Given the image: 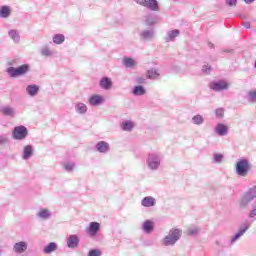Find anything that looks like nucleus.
<instances>
[{"instance_id": "1", "label": "nucleus", "mask_w": 256, "mask_h": 256, "mask_svg": "<svg viewBox=\"0 0 256 256\" xmlns=\"http://www.w3.org/2000/svg\"><path fill=\"white\" fill-rule=\"evenodd\" d=\"M182 235L183 231L181 229L172 228L168 235L164 237L163 245H165V247H171L175 245V243L181 239Z\"/></svg>"}, {"instance_id": "2", "label": "nucleus", "mask_w": 256, "mask_h": 256, "mask_svg": "<svg viewBox=\"0 0 256 256\" xmlns=\"http://www.w3.org/2000/svg\"><path fill=\"white\" fill-rule=\"evenodd\" d=\"M249 171H251V162H249V159L242 158L237 161L236 175H238V177H247Z\"/></svg>"}, {"instance_id": "3", "label": "nucleus", "mask_w": 256, "mask_h": 256, "mask_svg": "<svg viewBox=\"0 0 256 256\" xmlns=\"http://www.w3.org/2000/svg\"><path fill=\"white\" fill-rule=\"evenodd\" d=\"M146 165L150 171H158L159 167H161V154L149 153L146 158Z\"/></svg>"}, {"instance_id": "4", "label": "nucleus", "mask_w": 256, "mask_h": 256, "mask_svg": "<svg viewBox=\"0 0 256 256\" xmlns=\"http://www.w3.org/2000/svg\"><path fill=\"white\" fill-rule=\"evenodd\" d=\"M29 64H23L21 66L18 67H13L10 66L7 68L6 73L9 75V77H12L13 79H15V77H21L23 75H27V73H29Z\"/></svg>"}, {"instance_id": "5", "label": "nucleus", "mask_w": 256, "mask_h": 256, "mask_svg": "<svg viewBox=\"0 0 256 256\" xmlns=\"http://www.w3.org/2000/svg\"><path fill=\"white\" fill-rule=\"evenodd\" d=\"M250 227H251V224H249V222L243 223L239 227L237 233L235 235H233L231 237V239L229 240L230 241V245L233 246L234 244H236L237 241H239V239H241L243 237V235H245V233H247V231H249Z\"/></svg>"}, {"instance_id": "6", "label": "nucleus", "mask_w": 256, "mask_h": 256, "mask_svg": "<svg viewBox=\"0 0 256 256\" xmlns=\"http://www.w3.org/2000/svg\"><path fill=\"white\" fill-rule=\"evenodd\" d=\"M27 135H29V131L25 126H16L12 132V137L16 141H23V139L27 138Z\"/></svg>"}, {"instance_id": "7", "label": "nucleus", "mask_w": 256, "mask_h": 256, "mask_svg": "<svg viewBox=\"0 0 256 256\" xmlns=\"http://www.w3.org/2000/svg\"><path fill=\"white\" fill-rule=\"evenodd\" d=\"M209 88L215 92L226 91V89H229V83L224 80L213 81L209 84Z\"/></svg>"}, {"instance_id": "8", "label": "nucleus", "mask_w": 256, "mask_h": 256, "mask_svg": "<svg viewBox=\"0 0 256 256\" xmlns=\"http://www.w3.org/2000/svg\"><path fill=\"white\" fill-rule=\"evenodd\" d=\"M66 245L68 249H77V247H79V236L75 234L69 235L66 240Z\"/></svg>"}, {"instance_id": "9", "label": "nucleus", "mask_w": 256, "mask_h": 256, "mask_svg": "<svg viewBox=\"0 0 256 256\" xmlns=\"http://www.w3.org/2000/svg\"><path fill=\"white\" fill-rule=\"evenodd\" d=\"M101 229V224L99 222H91L89 224V227L86 229V232L90 237H95L97 233H99V230Z\"/></svg>"}, {"instance_id": "10", "label": "nucleus", "mask_w": 256, "mask_h": 256, "mask_svg": "<svg viewBox=\"0 0 256 256\" xmlns=\"http://www.w3.org/2000/svg\"><path fill=\"white\" fill-rule=\"evenodd\" d=\"M181 35V31L179 29H174L172 31H168L166 36L164 37L165 43H171L177 39Z\"/></svg>"}, {"instance_id": "11", "label": "nucleus", "mask_w": 256, "mask_h": 256, "mask_svg": "<svg viewBox=\"0 0 256 256\" xmlns=\"http://www.w3.org/2000/svg\"><path fill=\"white\" fill-rule=\"evenodd\" d=\"M52 215L53 213L51 212V210L47 208H42L37 212L36 217H38V219H41L42 221H48V219H51Z\"/></svg>"}, {"instance_id": "12", "label": "nucleus", "mask_w": 256, "mask_h": 256, "mask_svg": "<svg viewBox=\"0 0 256 256\" xmlns=\"http://www.w3.org/2000/svg\"><path fill=\"white\" fill-rule=\"evenodd\" d=\"M214 131L217 133V135H219V137H225V135L229 133V128L223 123H218Z\"/></svg>"}, {"instance_id": "13", "label": "nucleus", "mask_w": 256, "mask_h": 256, "mask_svg": "<svg viewBox=\"0 0 256 256\" xmlns=\"http://www.w3.org/2000/svg\"><path fill=\"white\" fill-rule=\"evenodd\" d=\"M216 245H217L218 249H221V251L232 246L230 240H228L226 237H221V238L217 239Z\"/></svg>"}, {"instance_id": "14", "label": "nucleus", "mask_w": 256, "mask_h": 256, "mask_svg": "<svg viewBox=\"0 0 256 256\" xmlns=\"http://www.w3.org/2000/svg\"><path fill=\"white\" fill-rule=\"evenodd\" d=\"M89 105L91 107H97L103 103V96L99 94L92 95L88 100Z\"/></svg>"}, {"instance_id": "15", "label": "nucleus", "mask_w": 256, "mask_h": 256, "mask_svg": "<svg viewBox=\"0 0 256 256\" xmlns=\"http://www.w3.org/2000/svg\"><path fill=\"white\" fill-rule=\"evenodd\" d=\"M99 85L101 89H104L105 91H109L113 87V81H111V78L109 77H103L101 78Z\"/></svg>"}, {"instance_id": "16", "label": "nucleus", "mask_w": 256, "mask_h": 256, "mask_svg": "<svg viewBox=\"0 0 256 256\" xmlns=\"http://www.w3.org/2000/svg\"><path fill=\"white\" fill-rule=\"evenodd\" d=\"M95 149L96 151H98V153H109V149L110 146L106 141H99L96 145H95Z\"/></svg>"}, {"instance_id": "17", "label": "nucleus", "mask_w": 256, "mask_h": 256, "mask_svg": "<svg viewBox=\"0 0 256 256\" xmlns=\"http://www.w3.org/2000/svg\"><path fill=\"white\" fill-rule=\"evenodd\" d=\"M26 93L29 97H37L39 94V85L30 84L26 87Z\"/></svg>"}, {"instance_id": "18", "label": "nucleus", "mask_w": 256, "mask_h": 256, "mask_svg": "<svg viewBox=\"0 0 256 256\" xmlns=\"http://www.w3.org/2000/svg\"><path fill=\"white\" fill-rule=\"evenodd\" d=\"M157 201L153 196H146L141 200L142 207H155Z\"/></svg>"}, {"instance_id": "19", "label": "nucleus", "mask_w": 256, "mask_h": 256, "mask_svg": "<svg viewBox=\"0 0 256 256\" xmlns=\"http://www.w3.org/2000/svg\"><path fill=\"white\" fill-rule=\"evenodd\" d=\"M13 251L15 253H25L27 251V242L20 241L18 243H15L13 246Z\"/></svg>"}, {"instance_id": "20", "label": "nucleus", "mask_w": 256, "mask_h": 256, "mask_svg": "<svg viewBox=\"0 0 256 256\" xmlns=\"http://www.w3.org/2000/svg\"><path fill=\"white\" fill-rule=\"evenodd\" d=\"M0 113H2V115H5L6 117H13V115H15V108L9 105L1 106Z\"/></svg>"}, {"instance_id": "21", "label": "nucleus", "mask_w": 256, "mask_h": 256, "mask_svg": "<svg viewBox=\"0 0 256 256\" xmlns=\"http://www.w3.org/2000/svg\"><path fill=\"white\" fill-rule=\"evenodd\" d=\"M31 157H33V146H24L22 159H24V161H27L28 159H31Z\"/></svg>"}, {"instance_id": "22", "label": "nucleus", "mask_w": 256, "mask_h": 256, "mask_svg": "<svg viewBox=\"0 0 256 256\" xmlns=\"http://www.w3.org/2000/svg\"><path fill=\"white\" fill-rule=\"evenodd\" d=\"M57 249H58L57 243L50 242L48 245H46L43 248V253H45V255H51V253H53L54 251H57Z\"/></svg>"}, {"instance_id": "23", "label": "nucleus", "mask_w": 256, "mask_h": 256, "mask_svg": "<svg viewBox=\"0 0 256 256\" xmlns=\"http://www.w3.org/2000/svg\"><path fill=\"white\" fill-rule=\"evenodd\" d=\"M141 39L144 41H151L155 37V31L153 30H144L140 33Z\"/></svg>"}, {"instance_id": "24", "label": "nucleus", "mask_w": 256, "mask_h": 256, "mask_svg": "<svg viewBox=\"0 0 256 256\" xmlns=\"http://www.w3.org/2000/svg\"><path fill=\"white\" fill-rule=\"evenodd\" d=\"M145 7L150 9V11H159V2L157 0H146Z\"/></svg>"}, {"instance_id": "25", "label": "nucleus", "mask_w": 256, "mask_h": 256, "mask_svg": "<svg viewBox=\"0 0 256 256\" xmlns=\"http://www.w3.org/2000/svg\"><path fill=\"white\" fill-rule=\"evenodd\" d=\"M142 229L144 233H147V234L153 233V229H154L153 221L151 220L144 221V223L142 224Z\"/></svg>"}, {"instance_id": "26", "label": "nucleus", "mask_w": 256, "mask_h": 256, "mask_svg": "<svg viewBox=\"0 0 256 256\" xmlns=\"http://www.w3.org/2000/svg\"><path fill=\"white\" fill-rule=\"evenodd\" d=\"M145 93H147V91L145 90V87L141 85L135 86L132 90V94L135 95V97H141L145 95Z\"/></svg>"}, {"instance_id": "27", "label": "nucleus", "mask_w": 256, "mask_h": 256, "mask_svg": "<svg viewBox=\"0 0 256 256\" xmlns=\"http://www.w3.org/2000/svg\"><path fill=\"white\" fill-rule=\"evenodd\" d=\"M135 127V123L131 120H127L122 122L121 129L122 131H133V128Z\"/></svg>"}, {"instance_id": "28", "label": "nucleus", "mask_w": 256, "mask_h": 256, "mask_svg": "<svg viewBox=\"0 0 256 256\" xmlns=\"http://www.w3.org/2000/svg\"><path fill=\"white\" fill-rule=\"evenodd\" d=\"M11 15V7L1 6L0 7V17L1 19H7Z\"/></svg>"}, {"instance_id": "29", "label": "nucleus", "mask_w": 256, "mask_h": 256, "mask_svg": "<svg viewBox=\"0 0 256 256\" xmlns=\"http://www.w3.org/2000/svg\"><path fill=\"white\" fill-rule=\"evenodd\" d=\"M8 36L10 37V39H12V41H14V43H19L21 41V35L17 30H10L8 32Z\"/></svg>"}, {"instance_id": "30", "label": "nucleus", "mask_w": 256, "mask_h": 256, "mask_svg": "<svg viewBox=\"0 0 256 256\" xmlns=\"http://www.w3.org/2000/svg\"><path fill=\"white\" fill-rule=\"evenodd\" d=\"M123 65L126 67V69H133V67L137 65V62H135L133 58L125 57L123 59Z\"/></svg>"}, {"instance_id": "31", "label": "nucleus", "mask_w": 256, "mask_h": 256, "mask_svg": "<svg viewBox=\"0 0 256 256\" xmlns=\"http://www.w3.org/2000/svg\"><path fill=\"white\" fill-rule=\"evenodd\" d=\"M53 43H55V45H62V43H65V35L55 34L53 36Z\"/></svg>"}, {"instance_id": "32", "label": "nucleus", "mask_w": 256, "mask_h": 256, "mask_svg": "<svg viewBox=\"0 0 256 256\" xmlns=\"http://www.w3.org/2000/svg\"><path fill=\"white\" fill-rule=\"evenodd\" d=\"M75 109L80 115H85V113H87V105L83 103H77L75 105Z\"/></svg>"}, {"instance_id": "33", "label": "nucleus", "mask_w": 256, "mask_h": 256, "mask_svg": "<svg viewBox=\"0 0 256 256\" xmlns=\"http://www.w3.org/2000/svg\"><path fill=\"white\" fill-rule=\"evenodd\" d=\"M204 122H205V118H203V116H201V114H197L192 117V123L194 125H203Z\"/></svg>"}, {"instance_id": "34", "label": "nucleus", "mask_w": 256, "mask_h": 256, "mask_svg": "<svg viewBox=\"0 0 256 256\" xmlns=\"http://www.w3.org/2000/svg\"><path fill=\"white\" fill-rule=\"evenodd\" d=\"M159 75H160L159 71H157V69H155V68H152V69L147 71L148 79H158Z\"/></svg>"}, {"instance_id": "35", "label": "nucleus", "mask_w": 256, "mask_h": 256, "mask_svg": "<svg viewBox=\"0 0 256 256\" xmlns=\"http://www.w3.org/2000/svg\"><path fill=\"white\" fill-rule=\"evenodd\" d=\"M249 203H251V200L244 194L239 203L240 209H247V205H249Z\"/></svg>"}, {"instance_id": "36", "label": "nucleus", "mask_w": 256, "mask_h": 256, "mask_svg": "<svg viewBox=\"0 0 256 256\" xmlns=\"http://www.w3.org/2000/svg\"><path fill=\"white\" fill-rule=\"evenodd\" d=\"M244 195H246L251 201L256 198V186L250 188Z\"/></svg>"}, {"instance_id": "37", "label": "nucleus", "mask_w": 256, "mask_h": 256, "mask_svg": "<svg viewBox=\"0 0 256 256\" xmlns=\"http://www.w3.org/2000/svg\"><path fill=\"white\" fill-rule=\"evenodd\" d=\"M199 231H201V228L190 227V228H188L187 233L190 236H195V235H199Z\"/></svg>"}, {"instance_id": "38", "label": "nucleus", "mask_w": 256, "mask_h": 256, "mask_svg": "<svg viewBox=\"0 0 256 256\" xmlns=\"http://www.w3.org/2000/svg\"><path fill=\"white\" fill-rule=\"evenodd\" d=\"M65 171H67L68 173H70V171H73V169H75V163L73 162H66L63 165Z\"/></svg>"}, {"instance_id": "39", "label": "nucleus", "mask_w": 256, "mask_h": 256, "mask_svg": "<svg viewBox=\"0 0 256 256\" xmlns=\"http://www.w3.org/2000/svg\"><path fill=\"white\" fill-rule=\"evenodd\" d=\"M248 101L251 103H256V90H252L248 93L247 96Z\"/></svg>"}, {"instance_id": "40", "label": "nucleus", "mask_w": 256, "mask_h": 256, "mask_svg": "<svg viewBox=\"0 0 256 256\" xmlns=\"http://www.w3.org/2000/svg\"><path fill=\"white\" fill-rule=\"evenodd\" d=\"M223 158H224L223 154L215 153L213 155V163H223Z\"/></svg>"}, {"instance_id": "41", "label": "nucleus", "mask_w": 256, "mask_h": 256, "mask_svg": "<svg viewBox=\"0 0 256 256\" xmlns=\"http://www.w3.org/2000/svg\"><path fill=\"white\" fill-rule=\"evenodd\" d=\"M249 219H255L256 217V202L252 205V209L248 215Z\"/></svg>"}, {"instance_id": "42", "label": "nucleus", "mask_w": 256, "mask_h": 256, "mask_svg": "<svg viewBox=\"0 0 256 256\" xmlns=\"http://www.w3.org/2000/svg\"><path fill=\"white\" fill-rule=\"evenodd\" d=\"M41 55H43V57H51L52 52L49 48L45 47L41 50Z\"/></svg>"}, {"instance_id": "43", "label": "nucleus", "mask_w": 256, "mask_h": 256, "mask_svg": "<svg viewBox=\"0 0 256 256\" xmlns=\"http://www.w3.org/2000/svg\"><path fill=\"white\" fill-rule=\"evenodd\" d=\"M215 115L218 119H222L223 115H225V110H223V108H218L215 110Z\"/></svg>"}, {"instance_id": "44", "label": "nucleus", "mask_w": 256, "mask_h": 256, "mask_svg": "<svg viewBox=\"0 0 256 256\" xmlns=\"http://www.w3.org/2000/svg\"><path fill=\"white\" fill-rule=\"evenodd\" d=\"M88 256H101V251L97 249H92L89 251Z\"/></svg>"}, {"instance_id": "45", "label": "nucleus", "mask_w": 256, "mask_h": 256, "mask_svg": "<svg viewBox=\"0 0 256 256\" xmlns=\"http://www.w3.org/2000/svg\"><path fill=\"white\" fill-rule=\"evenodd\" d=\"M202 71H203V73H206V75H209V73H211V66L203 65L202 66Z\"/></svg>"}, {"instance_id": "46", "label": "nucleus", "mask_w": 256, "mask_h": 256, "mask_svg": "<svg viewBox=\"0 0 256 256\" xmlns=\"http://www.w3.org/2000/svg\"><path fill=\"white\" fill-rule=\"evenodd\" d=\"M7 141H9L7 135H0V145H6Z\"/></svg>"}, {"instance_id": "47", "label": "nucleus", "mask_w": 256, "mask_h": 256, "mask_svg": "<svg viewBox=\"0 0 256 256\" xmlns=\"http://www.w3.org/2000/svg\"><path fill=\"white\" fill-rule=\"evenodd\" d=\"M226 5H228V7H236L237 0H226Z\"/></svg>"}, {"instance_id": "48", "label": "nucleus", "mask_w": 256, "mask_h": 256, "mask_svg": "<svg viewBox=\"0 0 256 256\" xmlns=\"http://www.w3.org/2000/svg\"><path fill=\"white\" fill-rule=\"evenodd\" d=\"M134 1L138 5H142V7H145L147 5V0H134Z\"/></svg>"}, {"instance_id": "49", "label": "nucleus", "mask_w": 256, "mask_h": 256, "mask_svg": "<svg viewBox=\"0 0 256 256\" xmlns=\"http://www.w3.org/2000/svg\"><path fill=\"white\" fill-rule=\"evenodd\" d=\"M242 25L245 27V29H251V23L249 22H243Z\"/></svg>"}, {"instance_id": "50", "label": "nucleus", "mask_w": 256, "mask_h": 256, "mask_svg": "<svg viewBox=\"0 0 256 256\" xmlns=\"http://www.w3.org/2000/svg\"><path fill=\"white\" fill-rule=\"evenodd\" d=\"M147 25H154L155 21L151 20V18L146 19Z\"/></svg>"}, {"instance_id": "51", "label": "nucleus", "mask_w": 256, "mask_h": 256, "mask_svg": "<svg viewBox=\"0 0 256 256\" xmlns=\"http://www.w3.org/2000/svg\"><path fill=\"white\" fill-rule=\"evenodd\" d=\"M244 2L246 3V5H251V3H254L255 0H244Z\"/></svg>"}, {"instance_id": "52", "label": "nucleus", "mask_w": 256, "mask_h": 256, "mask_svg": "<svg viewBox=\"0 0 256 256\" xmlns=\"http://www.w3.org/2000/svg\"><path fill=\"white\" fill-rule=\"evenodd\" d=\"M208 47H209L210 49H213V47H215V45H214L213 43L209 42V43H208Z\"/></svg>"}, {"instance_id": "53", "label": "nucleus", "mask_w": 256, "mask_h": 256, "mask_svg": "<svg viewBox=\"0 0 256 256\" xmlns=\"http://www.w3.org/2000/svg\"><path fill=\"white\" fill-rule=\"evenodd\" d=\"M3 254V248L0 246V255Z\"/></svg>"}, {"instance_id": "54", "label": "nucleus", "mask_w": 256, "mask_h": 256, "mask_svg": "<svg viewBox=\"0 0 256 256\" xmlns=\"http://www.w3.org/2000/svg\"><path fill=\"white\" fill-rule=\"evenodd\" d=\"M239 17H240V19H245V16H243V15H240Z\"/></svg>"}, {"instance_id": "55", "label": "nucleus", "mask_w": 256, "mask_h": 256, "mask_svg": "<svg viewBox=\"0 0 256 256\" xmlns=\"http://www.w3.org/2000/svg\"><path fill=\"white\" fill-rule=\"evenodd\" d=\"M254 67L256 68V61H255Z\"/></svg>"}]
</instances>
